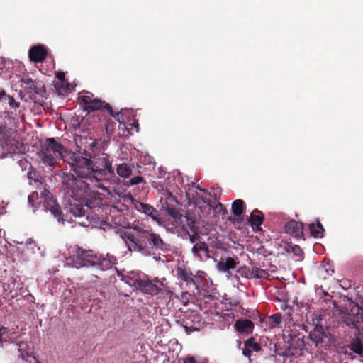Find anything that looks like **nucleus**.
I'll return each mask as SVG.
<instances>
[{
    "label": "nucleus",
    "instance_id": "nucleus-1",
    "mask_svg": "<svg viewBox=\"0 0 363 363\" xmlns=\"http://www.w3.org/2000/svg\"><path fill=\"white\" fill-rule=\"evenodd\" d=\"M121 237L130 252H137L143 256L157 252H167L169 245L164 242L159 234L135 226L133 231H123Z\"/></svg>",
    "mask_w": 363,
    "mask_h": 363
},
{
    "label": "nucleus",
    "instance_id": "nucleus-2",
    "mask_svg": "<svg viewBox=\"0 0 363 363\" xmlns=\"http://www.w3.org/2000/svg\"><path fill=\"white\" fill-rule=\"evenodd\" d=\"M69 163L77 177L86 179L91 182H99L102 177L114 175L110 160H103V164L96 161L94 163V160H72Z\"/></svg>",
    "mask_w": 363,
    "mask_h": 363
},
{
    "label": "nucleus",
    "instance_id": "nucleus-3",
    "mask_svg": "<svg viewBox=\"0 0 363 363\" xmlns=\"http://www.w3.org/2000/svg\"><path fill=\"white\" fill-rule=\"evenodd\" d=\"M72 264L76 268L83 267H96L101 270L110 269L117 264V258L107 253L106 256L93 251L77 247L73 255L70 257Z\"/></svg>",
    "mask_w": 363,
    "mask_h": 363
},
{
    "label": "nucleus",
    "instance_id": "nucleus-4",
    "mask_svg": "<svg viewBox=\"0 0 363 363\" xmlns=\"http://www.w3.org/2000/svg\"><path fill=\"white\" fill-rule=\"evenodd\" d=\"M78 101L83 109L88 113L103 109L106 110L110 116H113L120 123H125L123 117L125 113L129 112V110L121 109V111L115 113L109 104L98 98H94V94L89 91H86L84 95L80 96L78 98ZM130 111L131 114L134 112L133 109H130Z\"/></svg>",
    "mask_w": 363,
    "mask_h": 363
},
{
    "label": "nucleus",
    "instance_id": "nucleus-5",
    "mask_svg": "<svg viewBox=\"0 0 363 363\" xmlns=\"http://www.w3.org/2000/svg\"><path fill=\"white\" fill-rule=\"evenodd\" d=\"M0 159L13 157L16 150H20L23 144L16 139V132L6 123H0Z\"/></svg>",
    "mask_w": 363,
    "mask_h": 363
},
{
    "label": "nucleus",
    "instance_id": "nucleus-6",
    "mask_svg": "<svg viewBox=\"0 0 363 363\" xmlns=\"http://www.w3.org/2000/svg\"><path fill=\"white\" fill-rule=\"evenodd\" d=\"M40 152L44 159H64L67 149L55 138H48L40 142Z\"/></svg>",
    "mask_w": 363,
    "mask_h": 363
},
{
    "label": "nucleus",
    "instance_id": "nucleus-7",
    "mask_svg": "<svg viewBox=\"0 0 363 363\" xmlns=\"http://www.w3.org/2000/svg\"><path fill=\"white\" fill-rule=\"evenodd\" d=\"M118 196L123 197L124 201L133 204L138 212L150 216L153 220L160 222L159 213L152 206L135 200L130 194L121 193Z\"/></svg>",
    "mask_w": 363,
    "mask_h": 363
},
{
    "label": "nucleus",
    "instance_id": "nucleus-8",
    "mask_svg": "<svg viewBox=\"0 0 363 363\" xmlns=\"http://www.w3.org/2000/svg\"><path fill=\"white\" fill-rule=\"evenodd\" d=\"M41 196L44 199L43 204V208L46 211H50L58 221L63 220L61 208L50 192L44 189L41 193Z\"/></svg>",
    "mask_w": 363,
    "mask_h": 363
},
{
    "label": "nucleus",
    "instance_id": "nucleus-9",
    "mask_svg": "<svg viewBox=\"0 0 363 363\" xmlns=\"http://www.w3.org/2000/svg\"><path fill=\"white\" fill-rule=\"evenodd\" d=\"M18 357L21 359L23 363H32V362L38 363L33 354V349L27 342H21L18 344Z\"/></svg>",
    "mask_w": 363,
    "mask_h": 363
},
{
    "label": "nucleus",
    "instance_id": "nucleus-10",
    "mask_svg": "<svg viewBox=\"0 0 363 363\" xmlns=\"http://www.w3.org/2000/svg\"><path fill=\"white\" fill-rule=\"evenodd\" d=\"M48 56L47 48L40 44L32 46L28 51V57L35 63L43 62Z\"/></svg>",
    "mask_w": 363,
    "mask_h": 363
},
{
    "label": "nucleus",
    "instance_id": "nucleus-11",
    "mask_svg": "<svg viewBox=\"0 0 363 363\" xmlns=\"http://www.w3.org/2000/svg\"><path fill=\"white\" fill-rule=\"evenodd\" d=\"M137 290L153 296L157 295L162 291V289L147 277H141Z\"/></svg>",
    "mask_w": 363,
    "mask_h": 363
},
{
    "label": "nucleus",
    "instance_id": "nucleus-12",
    "mask_svg": "<svg viewBox=\"0 0 363 363\" xmlns=\"http://www.w3.org/2000/svg\"><path fill=\"white\" fill-rule=\"evenodd\" d=\"M71 197L73 199V203L71 201H69V206H66V208H68V211L74 217L84 216L85 215V209L83 205L79 201V199H80L81 196L74 194V191L72 190Z\"/></svg>",
    "mask_w": 363,
    "mask_h": 363
},
{
    "label": "nucleus",
    "instance_id": "nucleus-13",
    "mask_svg": "<svg viewBox=\"0 0 363 363\" xmlns=\"http://www.w3.org/2000/svg\"><path fill=\"white\" fill-rule=\"evenodd\" d=\"M285 231L297 239L304 240L303 238V224L301 222H297L294 220L287 222L284 226Z\"/></svg>",
    "mask_w": 363,
    "mask_h": 363
},
{
    "label": "nucleus",
    "instance_id": "nucleus-14",
    "mask_svg": "<svg viewBox=\"0 0 363 363\" xmlns=\"http://www.w3.org/2000/svg\"><path fill=\"white\" fill-rule=\"evenodd\" d=\"M115 124L116 123L111 119H108V121H106L104 124L106 135L103 138L94 140V142L93 143L94 146H101L102 147H104L108 143L114 132Z\"/></svg>",
    "mask_w": 363,
    "mask_h": 363
},
{
    "label": "nucleus",
    "instance_id": "nucleus-15",
    "mask_svg": "<svg viewBox=\"0 0 363 363\" xmlns=\"http://www.w3.org/2000/svg\"><path fill=\"white\" fill-rule=\"evenodd\" d=\"M117 274L122 281L127 284L130 287H133L135 289H138L141 279L140 274L134 272H129L127 274H123L121 272L117 271Z\"/></svg>",
    "mask_w": 363,
    "mask_h": 363
},
{
    "label": "nucleus",
    "instance_id": "nucleus-16",
    "mask_svg": "<svg viewBox=\"0 0 363 363\" xmlns=\"http://www.w3.org/2000/svg\"><path fill=\"white\" fill-rule=\"evenodd\" d=\"M244 347L242 348V353L245 357H250L253 352H257L261 350V346L255 342L254 337H250L244 341Z\"/></svg>",
    "mask_w": 363,
    "mask_h": 363
},
{
    "label": "nucleus",
    "instance_id": "nucleus-17",
    "mask_svg": "<svg viewBox=\"0 0 363 363\" xmlns=\"http://www.w3.org/2000/svg\"><path fill=\"white\" fill-rule=\"evenodd\" d=\"M26 85V89H29L28 92L30 94H36L41 97L46 93V89L44 85H42L32 79H27L24 81Z\"/></svg>",
    "mask_w": 363,
    "mask_h": 363
},
{
    "label": "nucleus",
    "instance_id": "nucleus-18",
    "mask_svg": "<svg viewBox=\"0 0 363 363\" xmlns=\"http://www.w3.org/2000/svg\"><path fill=\"white\" fill-rule=\"evenodd\" d=\"M309 338L318 346L319 344L323 342V338L326 337L323 327L321 325H315L313 330L309 333Z\"/></svg>",
    "mask_w": 363,
    "mask_h": 363
},
{
    "label": "nucleus",
    "instance_id": "nucleus-19",
    "mask_svg": "<svg viewBox=\"0 0 363 363\" xmlns=\"http://www.w3.org/2000/svg\"><path fill=\"white\" fill-rule=\"evenodd\" d=\"M347 325L356 328L358 331H360L361 328L363 329V309L362 308L357 306L355 315L347 318Z\"/></svg>",
    "mask_w": 363,
    "mask_h": 363
},
{
    "label": "nucleus",
    "instance_id": "nucleus-20",
    "mask_svg": "<svg viewBox=\"0 0 363 363\" xmlns=\"http://www.w3.org/2000/svg\"><path fill=\"white\" fill-rule=\"evenodd\" d=\"M238 262L232 257H227L225 259L221 258L218 262L216 267L217 269L221 272H229L230 269L236 268Z\"/></svg>",
    "mask_w": 363,
    "mask_h": 363
},
{
    "label": "nucleus",
    "instance_id": "nucleus-21",
    "mask_svg": "<svg viewBox=\"0 0 363 363\" xmlns=\"http://www.w3.org/2000/svg\"><path fill=\"white\" fill-rule=\"evenodd\" d=\"M191 252L194 256L199 257V258H202L203 255L206 258L211 257L208 246L206 242L202 241L196 242L192 247Z\"/></svg>",
    "mask_w": 363,
    "mask_h": 363
},
{
    "label": "nucleus",
    "instance_id": "nucleus-22",
    "mask_svg": "<svg viewBox=\"0 0 363 363\" xmlns=\"http://www.w3.org/2000/svg\"><path fill=\"white\" fill-rule=\"evenodd\" d=\"M237 331L241 333H251L253 331L254 323L248 319L238 320L235 323Z\"/></svg>",
    "mask_w": 363,
    "mask_h": 363
},
{
    "label": "nucleus",
    "instance_id": "nucleus-23",
    "mask_svg": "<svg viewBox=\"0 0 363 363\" xmlns=\"http://www.w3.org/2000/svg\"><path fill=\"white\" fill-rule=\"evenodd\" d=\"M178 223L184 232L188 233L199 230L198 228L195 225L194 220L190 218L189 216H184Z\"/></svg>",
    "mask_w": 363,
    "mask_h": 363
},
{
    "label": "nucleus",
    "instance_id": "nucleus-24",
    "mask_svg": "<svg viewBox=\"0 0 363 363\" xmlns=\"http://www.w3.org/2000/svg\"><path fill=\"white\" fill-rule=\"evenodd\" d=\"M177 272L179 278L185 281L187 286H194L196 289L198 288L195 280L192 277L193 274L191 272H189L186 269H182L180 267L177 269Z\"/></svg>",
    "mask_w": 363,
    "mask_h": 363
},
{
    "label": "nucleus",
    "instance_id": "nucleus-25",
    "mask_svg": "<svg viewBox=\"0 0 363 363\" xmlns=\"http://www.w3.org/2000/svg\"><path fill=\"white\" fill-rule=\"evenodd\" d=\"M360 331L358 333V335H355L354 338L350 341L348 345V347L353 352L359 354L361 357L363 358V344L359 337Z\"/></svg>",
    "mask_w": 363,
    "mask_h": 363
},
{
    "label": "nucleus",
    "instance_id": "nucleus-26",
    "mask_svg": "<svg viewBox=\"0 0 363 363\" xmlns=\"http://www.w3.org/2000/svg\"><path fill=\"white\" fill-rule=\"evenodd\" d=\"M264 220L263 213L257 210H254L250 215L248 223L254 228V227L259 228Z\"/></svg>",
    "mask_w": 363,
    "mask_h": 363
},
{
    "label": "nucleus",
    "instance_id": "nucleus-27",
    "mask_svg": "<svg viewBox=\"0 0 363 363\" xmlns=\"http://www.w3.org/2000/svg\"><path fill=\"white\" fill-rule=\"evenodd\" d=\"M308 230L311 235L315 238H321L324 236L325 229L318 220L315 223L309 224Z\"/></svg>",
    "mask_w": 363,
    "mask_h": 363
},
{
    "label": "nucleus",
    "instance_id": "nucleus-28",
    "mask_svg": "<svg viewBox=\"0 0 363 363\" xmlns=\"http://www.w3.org/2000/svg\"><path fill=\"white\" fill-rule=\"evenodd\" d=\"M202 202L208 205L211 208L214 209L216 212L225 216L228 213V211L224 205L221 203H217L215 205L211 203V201L206 197H201Z\"/></svg>",
    "mask_w": 363,
    "mask_h": 363
},
{
    "label": "nucleus",
    "instance_id": "nucleus-29",
    "mask_svg": "<svg viewBox=\"0 0 363 363\" xmlns=\"http://www.w3.org/2000/svg\"><path fill=\"white\" fill-rule=\"evenodd\" d=\"M245 203L242 199H236L231 206V211L235 216H240L244 213Z\"/></svg>",
    "mask_w": 363,
    "mask_h": 363
},
{
    "label": "nucleus",
    "instance_id": "nucleus-30",
    "mask_svg": "<svg viewBox=\"0 0 363 363\" xmlns=\"http://www.w3.org/2000/svg\"><path fill=\"white\" fill-rule=\"evenodd\" d=\"M133 171V166L128 164H121L116 169L117 174L119 177L128 178L130 176Z\"/></svg>",
    "mask_w": 363,
    "mask_h": 363
},
{
    "label": "nucleus",
    "instance_id": "nucleus-31",
    "mask_svg": "<svg viewBox=\"0 0 363 363\" xmlns=\"http://www.w3.org/2000/svg\"><path fill=\"white\" fill-rule=\"evenodd\" d=\"M293 343H291L290 345L287 346L286 348L283 350V351L279 352L278 349V346L276 344L273 345L274 350L277 355L279 357H283L284 358L294 357H295V354L291 352Z\"/></svg>",
    "mask_w": 363,
    "mask_h": 363
},
{
    "label": "nucleus",
    "instance_id": "nucleus-32",
    "mask_svg": "<svg viewBox=\"0 0 363 363\" xmlns=\"http://www.w3.org/2000/svg\"><path fill=\"white\" fill-rule=\"evenodd\" d=\"M166 212L172 217L175 222L178 223L179 220L183 218V215L179 212L177 207L172 205H167L165 208Z\"/></svg>",
    "mask_w": 363,
    "mask_h": 363
},
{
    "label": "nucleus",
    "instance_id": "nucleus-33",
    "mask_svg": "<svg viewBox=\"0 0 363 363\" xmlns=\"http://www.w3.org/2000/svg\"><path fill=\"white\" fill-rule=\"evenodd\" d=\"M18 164L22 169H24V170L28 169V178L29 179L35 180L33 174L35 175V172L34 168L31 165V164L30 162H28V160H19Z\"/></svg>",
    "mask_w": 363,
    "mask_h": 363
},
{
    "label": "nucleus",
    "instance_id": "nucleus-34",
    "mask_svg": "<svg viewBox=\"0 0 363 363\" xmlns=\"http://www.w3.org/2000/svg\"><path fill=\"white\" fill-rule=\"evenodd\" d=\"M102 205V199L99 196H91L86 201V206L89 208Z\"/></svg>",
    "mask_w": 363,
    "mask_h": 363
},
{
    "label": "nucleus",
    "instance_id": "nucleus-35",
    "mask_svg": "<svg viewBox=\"0 0 363 363\" xmlns=\"http://www.w3.org/2000/svg\"><path fill=\"white\" fill-rule=\"evenodd\" d=\"M251 275L256 279H265L269 276V273L264 269L252 267L251 269Z\"/></svg>",
    "mask_w": 363,
    "mask_h": 363
},
{
    "label": "nucleus",
    "instance_id": "nucleus-36",
    "mask_svg": "<svg viewBox=\"0 0 363 363\" xmlns=\"http://www.w3.org/2000/svg\"><path fill=\"white\" fill-rule=\"evenodd\" d=\"M143 182V179L140 176H136L130 178L128 181H126L124 183V185H125L127 187H130L131 186H134L136 184H138Z\"/></svg>",
    "mask_w": 363,
    "mask_h": 363
},
{
    "label": "nucleus",
    "instance_id": "nucleus-37",
    "mask_svg": "<svg viewBox=\"0 0 363 363\" xmlns=\"http://www.w3.org/2000/svg\"><path fill=\"white\" fill-rule=\"evenodd\" d=\"M269 318L272 320V322L274 323L272 325V328H274V327H276V326H279V324L281 323V320H282L281 314L279 313L272 315L269 317Z\"/></svg>",
    "mask_w": 363,
    "mask_h": 363
},
{
    "label": "nucleus",
    "instance_id": "nucleus-38",
    "mask_svg": "<svg viewBox=\"0 0 363 363\" xmlns=\"http://www.w3.org/2000/svg\"><path fill=\"white\" fill-rule=\"evenodd\" d=\"M158 178H164L168 179L169 173L167 172V168L162 166H160L157 168V171L156 172Z\"/></svg>",
    "mask_w": 363,
    "mask_h": 363
},
{
    "label": "nucleus",
    "instance_id": "nucleus-39",
    "mask_svg": "<svg viewBox=\"0 0 363 363\" xmlns=\"http://www.w3.org/2000/svg\"><path fill=\"white\" fill-rule=\"evenodd\" d=\"M187 234L191 243H195L196 241H200V236L199 235L198 230L194 232H188Z\"/></svg>",
    "mask_w": 363,
    "mask_h": 363
},
{
    "label": "nucleus",
    "instance_id": "nucleus-40",
    "mask_svg": "<svg viewBox=\"0 0 363 363\" xmlns=\"http://www.w3.org/2000/svg\"><path fill=\"white\" fill-rule=\"evenodd\" d=\"M238 272L242 276L245 277H247L248 274H251V269L247 267H244L242 268H240L238 270Z\"/></svg>",
    "mask_w": 363,
    "mask_h": 363
},
{
    "label": "nucleus",
    "instance_id": "nucleus-41",
    "mask_svg": "<svg viewBox=\"0 0 363 363\" xmlns=\"http://www.w3.org/2000/svg\"><path fill=\"white\" fill-rule=\"evenodd\" d=\"M295 340H296V347L299 348L300 350H303V348L304 347V341H303V338H299V337H297V338L292 337L291 338L292 342H294Z\"/></svg>",
    "mask_w": 363,
    "mask_h": 363
},
{
    "label": "nucleus",
    "instance_id": "nucleus-42",
    "mask_svg": "<svg viewBox=\"0 0 363 363\" xmlns=\"http://www.w3.org/2000/svg\"><path fill=\"white\" fill-rule=\"evenodd\" d=\"M292 252L298 257H301L303 255V252L298 245H294L291 247Z\"/></svg>",
    "mask_w": 363,
    "mask_h": 363
},
{
    "label": "nucleus",
    "instance_id": "nucleus-43",
    "mask_svg": "<svg viewBox=\"0 0 363 363\" xmlns=\"http://www.w3.org/2000/svg\"><path fill=\"white\" fill-rule=\"evenodd\" d=\"M183 326L185 329V331L188 333H190L193 331L199 330V328L194 326H188V322H184L183 323Z\"/></svg>",
    "mask_w": 363,
    "mask_h": 363
},
{
    "label": "nucleus",
    "instance_id": "nucleus-44",
    "mask_svg": "<svg viewBox=\"0 0 363 363\" xmlns=\"http://www.w3.org/2000/svg\"><path fill=\"white\" fill-rule=\"evenodd\" d=\"M37 198H38V193L37 192H33L28 197V203L33 207L34 206V199H35Z\"/></svg>",
    "mask_w": 363,
    "mask_h": 363
},
{
    "label": "nucleus",
    "instance_id": "nucleus-45",
    "mask_svg": "<svg viewBox=\"0 0 363 363\" xmlns=\"http://www.w3.org/2000/svg\"><path fill=\"white\" fill-rule=\"evenodd\" d=\"M4 99L10 100L11 97L10 96L7 95L4 90H1L0 91V102Z\"/></svg>",
    "mask_w": 363,
    "mask_h": 363
},
{
    "label": "nucleus",
    "instance_id": "nucleus-46",
    "mask_svg": "<svg viewBox=\"0 0 363 363\" xmlns=\"http://www.w3.org/2000/svg\"><path fill=\"white\" fill-rule=\"evenodd\" d=\"M8 342L9 340L6 337L2 335L0 336V347H4V344Z\"/></svg>",
    "mask_w": 363,
    "mask_h": 363
},
{
    "label": "nucleus",
    "instance_id": "nucleus-47",
    "mask_svg": "<svg viewBox=\"0 0 363 363\" xmlns=\"http://www.w3.org/2000/svg\"><path fill=\"white\" fill-rule=\"evenodd\" d=\"M184 363H198L193 357H188L184 359Z\"/></svg>",
    "mask_w": 363,
    "mask_h": 363
},
{
    "label": "nucleus",
    "instance_id": "nucleus-48",
    "mask_svg": "<svg viewBox=\"0 0 363 363\" xmlns=\"http://www.w3.org/2000/svg\"><path fill=\"white\" fill-rule=\"evenodd\" d=\"M9 332V328L4 326L0 327V336H4Z\"/></svg>",
    "mask_w": 363,
    "mask_h": 363
},
{
    "label": "nucleus",
    "instance_id": "nucleus-49",
    "mask_svg": "<svg viewBox=\"0 0 363 363\" xmlns=\"http://www.w3.org/2000/svg\"><path fill=\"white\" fill-rule=\"evenodd\" d=\"M196 189H199L200 191L203 192L206 196H211V193L208 192V190L201 188L199 186H195Z\"/></svg>",
    "mask_w": 363,
    "mask_h": 363
},
{
    "label": "nucleus",
    "instance_id": "nucleus-50",
    "mask_svg": "<svg viewBox=\"0 0 363 363\" xmlns=\"http://www.w3.org/2000/svg\"><path fill=\"white\" fill-rule=\"evenodd\" d=\"M57 77L60 81H64L65 79V73L62 72H58Z\"/></svg>",
    "mask_w": 363,
    "mask_h": 363
},
{
    "label": "nucleus",
    "instance_id": "nucleus-51",
    "mask_svg": "<svg viewBox=\"0 0 363 363\" xmlns=\"http://www.w3.org/2000/svg\"><path fill=\"white\" fill-rule=\"evenodd\" d=\"M130 125L133 126L136 129V131L138 132L139 131V123H138V120H134V121L133 122V123L130 124Z\"/></svg>",
    "mask_w": 363,
    "mask_h": 363
},
{
    "label": "nucleus",
    "instance_id": "nucleus-52",
    "mask_svg": "<svg viewBox=\"0 0 363 363\" xmlns=\"http://www.w3.org/2000/svg\"><path fill=\"white\" fill-rule=\"evenodd\" d=\"M191 317L193 318L192 321H196L197 323H199L201 320L200 315L197 314L191 315Z\"/></svg>",
    "mask_w": 363,
    "mask_h": 363
},
{
    "label": "nucleus",
    "instance_id": "nucleus-53",
    "mask_svg": "<svg viewBox=\"0 0 363 363\" xmlns=\"http://www.w3.org/2000/svg\"><path fill=\"white\" fill-rule=\"evenodd\" d=\"M44 162H48V164L50 165V166H53L55 165L57 162L56 161L57 160H43Z\"/></svg>",
    "mask_w": 363,
    "mask_h": 363
},
{
    "label": "nucleus",
    "instance_id": "nucleus-54",
    "mask_svg": "<svg viewBox=\"0 0 363 363\" xmlns=\"http://www.w3.org/2000/svg\"><path fill=\"white\" fill-rule=\"evenodd\" d=\"M97 186H98L99 189H103L104 191H107V192H108V194H111V193H110V191H108V188H107V187H105L104 186H103V185H100V184L97 185Z\"/></svg>",
    "mask_w": 363,
    "mask_h": 363
},
{
    "label": "nucleus",
    "instance_id": "nucleus-55",
    "mask_svg": "<svg viewBox=\"0 0 363 363\" xmlns=\"http://www.w3.org/2000/svg\"><path fill=\"white\" fill-rule=\"evenodd\" d=\"M225 273L227 274L228 278H229L232 275V273L230 272V270L229 271V272H225Z\"/></svg>",
    "mask_w": 363,
    "mask_h": 363
},
{
    "label": "nucleus",
    "instance_id": "nucleus-56",
    "mask_svg": "<svg viewBox=\"0 0 363 363\" xmlns=\"http://www.w3.org/2000/svg\"><path fill=\"white\" fill-rule=\"evenodd\" d=\"M324 296L331 298V296L327 292H324Z\"/></svg>",
    "mask_w": 363,
    "mask_h": 363
},
{
    "label": "nucleus",
    "instance_id": "nucleus-57",
    "mask_svg": "<svg viewBox=\"0 0 363 363\" xmlns=\"http://www.w3.org/2000/svg\"><path fill=\"white\" fill-rule=\"evenodd\" d=\"M331 298H329V297H325V301H329L330 300Z\"/></svg>",
    "mask_w": 363,
    "mask_h": 363
},
{
    "label": "nucleus",
    "instance_id": "nucleus-58",
    "mask_svg": "<svg viewBox=\"0 0 363 363\" xmlns=\"http://www.w3.org/2000/svg\"><path fill=\"white\" fill-rule=\"evenodd\" d=\"M82 184H84V186H85V185L89 186V184H86L85 182H82Z\"/></svg>",
    "mask_w": 363,
    "mask_h": 363
},
{
    "label": "nucleus",
    "instance_id": "nucleus-59",
    "mask_svg": "<svg viewBox=\"0 0 363 363\" xmlns=\"http://www.w3.org/2000/svg\"><path fill=\"white\" fill-rule=\"evenodd\" d=\"M154 281H155V282H158V281H159V280H158V279H157V278H155V279H154Z\"/></svg>",
    "mask_w": 363,
    "mask_h": 363
},
{
    "label": "nucleus",
    "instance_id": "nucleus-60",
    "mask_svg": "<svg viewBox=\"0 0 363 363\" xmlns=\"http://www.w3.org/2000/svg\"><path fill=\"white\" fill-rule=\"evenodd\" d=\"M278 349H279V352H281V351H283V350H284V349H282V348H279V347H278Z\"/></svg>",
    "mask_w": 363,
    "mask_h": 363
}]
</instances>
